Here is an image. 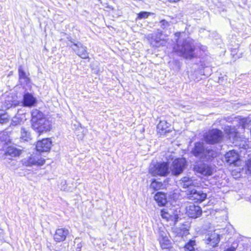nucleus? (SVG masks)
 Instances as JSON below:
<instances>
[{
	"instance_id": "19",
	"label": "nucleus",
	"mask_w": 251,
	"mask_h": 251,
	"mask_svg": "<svg viewBox=\"0 0 251 251\" xmlns=\"http://www.w3.org/2000/svg\"><path fill=\"white\" fill-rule=\"evenodd\" d=\"M179 185L183 188H189V190H191L192 186H198V184L195 180L192 179L187 176L183 177L179 180Z\"/></svg>"
},
{
	"instance_id": "17",
	"label": "nucleus",
	"mask_w": 251,
	"mask_h": 251,
	"mask_svg": "<svg viewBox=\"0 0 251 251\" xmlns=\"http://www.w3.org/2000/svg\"><path fill=\"white\" fill-rule=\"evenodd\" d=\"M226 161L229 164H235L237 165L239 160L238 153L234 150L230 151L225 154Z\"/></svg>"
},
{
	"instance_id": "12",
	"label": "nucleus",
	"mask_w": 251,
	"mask_h": 251,
	"mask_svg": "<svg viewBox=\"0 0 251 251\" xmlns=\"http://www.w3.org/2000/svg\"><path fill=\"white\" fill-rule=\"evenodd\" d=\"M52 142L49 138L43 139L37 142L36 148L40 152H48L50 150Z\"/></svg>"
},
{
	"instance_id": "15",
	"label": "nucleus",
	"mask_w": 251,
	"mask_h": 251,
	"mask_svg": "<svg viewBox=\"0 0 251 251\" xmlns=\"http://www.w3.org/2000/svg\"><path fill=\"white\" fill-rule=\"evenodd\" d=\"M229 122H232L235 124H239L243 128H246L249 125H251V116L247 118L234 117V118H229L227 120Z\"/></svg>"
},
{
	"instance_id": "2",
	"label": "nucleus",
	"mask_w": 251,
	"mask_h": 251,
	"mask_svg": "<svg viewBox=\"0 0 251 251\" xmlns=\"http://www.w3.org/2000/svg\"><path fill=\"white\" fill-rule=\"evenodd\" d=\"M175 50L179 55L187 59H191L197 56L199 54L195 52L196 49L194 45V41L189 38L183 41H178Z\"/></svg>"
},
{
	"instance_id": "36",
	"label": "nucleus",
	"mask_w": 251,
	"mask_h": 251,
	"mask_svg": "<svg viewBox=\"0 0 251 251\" xmlns=\"http://www.w3.org/2000/svg\"><path fill=\"white\" fill-rule=\"evenodd\" d=\"M82 247V244L81 243H79L77 244V247L76 248V251H80Z\"/></svg>"
},
{
	"instance_id": "26",
	"label": "nucleus",
	"mask_w": 251,
	"mask_h": 251,
	"mask_svg": "<svg viewBox=\"0 0 251 251\" xmlns=\"http://www.w3.org/2000/svg\"><path fill=\"white\" fill-rule=\"evenodd\" d=\"M173 212L171 210L169 211L167 209H164L161 211V215L164 219L167 220L171 219L173 217Z\"/></svg>"
},
{
	"instance_id": "29",
	"label": "nucleus",
	"mask_w": 251,
	"mask_h": 251,
	"mask_svg": "<svg viewBox=\"0 0 251 251\" xmlns=\"http://www.w3.org/2000/svg\"><path fill=\"white\" fill-rule=\"evenodd\" d=\"M163 184L161 182H157L156 180H153L151 183V187L154 190H157L162 188Z\"/></svg>"
},
{
	"instance_id": "39",
	"label": "nucleus",
	"mask_w": 251,
	"mask_h": 251,
	"mask_svg": "<svg viewBox=\"0 0 251 251\" xmlns=\"http://www.w3.org/2000/svg\"><path fill=\"white\" fill-rule=\"evenodd\" d=\"M109 8L111 9L112 10H113V8H111L109 7Z\"/></svg>"
},
{
	"instance_id": "8",
	"label": "nucleus",
	"mask_w": 251,
	"mask_h": 251,
	"mask_svg": "<svg viewBox=\"0 0 251 251\" xmlns=\"http://www.w3.org/2000/svg\"><path fill=\"white\" fill-rule=\"evenodd\" d=\"M73 45H71L70 47L74 50L77 55L82 58L86 59L88 58V53L87 51V48L83 46L81 44L75 43L72 40H70Z\"/></svg>"
},
{
	"instance_id": "34",
	"label": "nucleus",
	"mask_w": 251,
	"mask_h": 251,
	"mask_svg": "<svg viewBox=\"0 0 251 251\" xmlns=\"http://www.w3.org/2000/svg\"><path fill=\"white\" fill-rule=\"evenodd\" d=\"M161 27L163 29L167 28L170 25V24L165 20H162L160 21Z\"/></svg>"
},
{
	"instance_id": "4",
	"label": "nucleus",
	"mask_w": 251,
	"mask_h": 251,
	"mask_svg": "<svg viewBox=\"0 0 251 251\" xmlns=\"http://www.w3.org/2000/svg\"><path fill=\"white\" fill-rule=\"evenodd\" d=\"M169 172V165L167 163L151 165L150 168V173L153 176H165Z\"/></svg>"
},
{
	"instance_id": "13",
	"label": "nucleus",
	"mask_w": 251,
	"mask_h": 251,
	"mask_svg": "<svg viewBox=\"0 0 251 251\" xmlns=\"http://www.w3.org/2000/svg\"><path fill=\"white\" fill-rule=\"evenodd\" d=\"M159 240L161 247L162 249H169L172 248V245L170 240L167 236L168 233L163 230H161L159 233Z\"/></svg>"
},
{
	"instance_id": "11",
	"label": "nucleus",
	"mask_w": 251,
	"mask_h": 251,
	"mask_svg": "<svg viewBox=\"0 0 251 251\" xmlns=\"http://www.w3.org/2000/svg\"><path fill=\"white\" fill-rule=\"evenodd\" d=\"M187 195L189 199L195 201L197 202H202L206 198V194L201 191H197L194 189L188 190Z\"/></svg>"
},
{
	"instance_id": "18",
	"label": "nucleus",
	"mask_w": 251,
	"mask_h": 251,
	"mask_svg": "<svg viewBox=\"0 0 251 251\" xmlns=\"http://www.w3.org/2000/svg\"><path fill=\"white\" fill-rule=\"evenodd\" d=\"M69 231L68 229L61 228L57 229L54 235V239L57 242L64 241L67 236L69 234Z\"/></svg>"
},
{
	"instance_id": "37",
	"label": "nucleus",
	"mask_w": 251,
	"mask_h": 251,
	"mask_svg": "<svg viewBox=\"0 0 251 251\" xmlns=\"http://www.w3.org/2000/svg\"><path fill=\"white\" fill-rule=\"evenodd\" d=\"M16 105V104L14 102V101H12V102L11 103H10V104H7L5 107L6 108H9L10 107H12L13 105Z\"/></svg>"
},
{
	"instance_id": "3",
	"label": "nucleus",
	"mask_w": 251,
	"mask_h": 251,
	"mask_svg": "<svg viewBox=\"0 0 251 251\" xmlns=\"http://www.w3.org/2000/svg\"><path fill=\"white\" fill-rule=\"evenodd\" d=\"M192 154L196 157L209 160L211 158L215 157L216 153L211 150L205 149L203 143L198 142L195 145L194 148L192 151Z\"/></svg>"
},
{
	"instance_id": "30",
	"label": "nucleus",
	"mask_w": 251,
	"mask_h": 251,
	"mask_svg": "<svg viewBox=\"0 0 251 251\" xmlns=\"http://www.w3.org/2000/svg\"><path fill=\"white\" fill-rule=\"evenodd\" d=\"M19 78L20 79H27L25 73L24 71L23 68L20 66L19 68Z\"/></svg>"
},
{
	"instance_id": "33",
	"label": "nucleus",
	"mask_w": 251,
	"mask_h": 251,
	"mask_svg": "<svg viewBox=\"0 0 251 251\" xmlns=\"http://www.w3.org/2000/svg\"><path fill=\"white\" fill-rule=\"evenodd\" d=\"M246 173L251 174V160H248L246 163Z\"/></svg>"
},
{
	"instance_id": "6",
	"label": "nucleus",
	"mask_w": 251,
	"mask_h": 251,
	"mask_svg": "<svg viewBox=\"0 0 251 251\" xmlns=\"http://www.w3.org/2000/svg\"><path fill=\"white\" fill-rule=\"evenodd\" d=\"M223 138L222 132L218 129H214L209 131L205 136L206 142L213 144L220 142Z\"/></svg>"
},
{
	"instance_id": "32",
	"label": "nucleus",
	"mask_w": 251,
	"mask_h": 251,
	"mask_svg": "<svg viewBox=\"0 0 251 251\" xmlns=\"http://www.w3.org/2000/svg\"><path fill=\"white\" fill-rule=\"evenodd\" d=\"M150 13L147 12H142L138 14V19H146L150 15Z\"/></svg>"
},
{
	"instance_id": "22",
	"label": "nucleus",
	"mask_w": 251,
	"mask_h": 251,
	"mask_svg": "<svg viewBox=\"0 0 251 251\" xmlns=\"http://www.w3.org/2000/svg\"><path fill=\"white\" fill-rule=\"evenodd\" d=\"M170 124L166 121H161L157 125L158 131L160 134H164L170 131Z\"/></svg>"
},
{
	"instance_id": "10",
	"label": "nucleus",
	"mask_w": 251,
	"mask_h": 251,
	"mask_svg": "<svg viewBox=\"0 0 251 251\" xmlns=\"http://www.w3.org/2000/svg\"><path fill=\"white\" fill-rule=\"evenodd\" d=\"M186 214L191 218H196L201 214V210L200 206L194 203H189L186 207Z\"/></svg>"
},
{
	"instance_id": "25",
	"label": "nucleus",
	"mask_w": 251,
	"mask_h": 251,
	"mask_svg": "<svg viewBox=\"0 0 251 251\" xmlns=\"http://www.w3.org/2000/svg\"><path fill=\"white\" fill-rule=\"evenodd\" d=\"M196 246V242L194 240H191L184 246L185 251H195V247Z\"/></svg>"
},
{
	"instance_id": "35",
	"label": "nucleus",
	"mask_w": 251,
	"mask_h": 251,
	"mask_svg": "<svg viewBox=\"0 0 251 251\" xmlns=\"http://www.w3.org/2000/svg\"><path fill=\"white\" fill-rule=\"evenodd\" d=\"M198 49L201 50L202 52H205L207 50V47L205 46L199 45L198 46Z\"/></svg>"
},
{
	"instance_id": "23",
	"label": "nucleus",
	"mask_w": 251,
	"mask_h": 251,
	"mask_svg": "<svg viewBox=\"0 0 251 251\" xmlns=\"http://www.w3.org/2000/svg\"><path fill=\"white\" fill-rule=\"evenodd\" d=\"M154 200L159 205H164L167 202V198L165 194L158 192L154 196Z\"/></svg>"
},
{
	"instance_id": "16",
	"label": "nucleus",
	"mask_w": 251,
	"mask_h": 251,
	"mask_svg": "<svg viewBox=\"0 0 251 251\" xmlns=\"http://www.w3.org/2000/svg\"><path fill=\"white\" fill-rule=\"evenodd\" d=\"M23 164L25 166H31L32 165L42 166L45 163V160L43 158L36 159L33 157H28L24 158L23 161Z\"/></svg>"
},
{
	"instance_id": "28",
	"label": "nucleus",
	"mask_w": 251,
	"mask_h": 251,
	"mask_svg": "<svg viewBox=\"0 0 251 251\" xmlns=\"http://www.w3.org/2000/svg\"><path fill=\"white\" fill-rule=\"evenodd\" d=\"M9 116L6 113H2V111L0 110V123L3 124L9 122Z\"/></svg>"
},
{
	"instance_id": "24",
	"label": "nucleus",
	"mask_w": 251,
	"mask_h": 251,
	"mask_svg": "<svg viewBox=\"0 0 251 251\" xmlns=\"http://www.w3.org/2000/svg\"><path fill=\"white\" fill-rule=\"evenodd\" d=\"M7 154L12 156H16L20 154V151L13 147H9L7 149Z\"/></svg>"
},
{
	"instance_id": "7",
	"label": "nucleus",
	"mask_w": 251,
	"mask_h": 251,
	"mask_svg": "<svg viewBox=\"0 0 251 251\" xmlns=\"http://www.w3.org/2000/svg\"><path fill=\"white\" fill-rule=\"evenodd\" d=\"M162 35V32H160L148 35L149 42L152 47L159 48L165 45L167 43V40L161 38Z\"/></svg>"
},
{
	"instance_id": "1",
	"label": "nucleus",
	"mask_w": 251,
	"mask_h": 251,
	"mask_svg": "<svg viewBox=\"0 0 251 251\" xmlns=\"http://www.w3.org/2000/svg\"><path fill=\"white\" fill-rule=\"evenodd\" d=\"M31 124L33 129L40 134L50 130V124L40 110L34 109L31 111Z\"/></svg>"
},
{
	"instance_id": "38",
	"label": "nucleus",
	"mask_w": 251,
	"mask_h": 251,
	"mask_svg": "<svg viewBox=\"0 0 251 251\" xmlns=\"http://www.w3.org/2000/svg\"><path fill=\"white\" fill-rule=\"evenodd\" d=\"M171 249H165L166 251H170Z\"/></svg>"
},
{
	"instance_id": "27",
	"label": "nucleus",
	"mask_w": 251,
	"mask_h": 251,
	"mask_svg": "<svg viewBox=\"0 0 251 251\" xmlns=\"http://www.w3.org/2000/svg\"><path fill=\"white\" fill-rule=\"evenodd\" d=\"M21 138L25 141H28L30 139V133L25 128H21Z\"/></svg>"
},
{
	"instance_id": "31",
	"label": "nucleus",
	"mask_w": 251,
	"mask_h": 251,
	"mask_svg": "<svg viewBox=\"0 0 251 251\" xmlns=\"http://www.w3.org/2000/svg\"><path fill=\"white\" fill-rule=\"evenodd\" d=\"M22 122V120L21 118H19L18 116H16L13 118L12 121V124L13 126H17L19 125Z\"/></svg>"
},
{
	"instance_id": "21",
	"label": "nucleus",
	"mask_w": 251,
	"mask_h": 251,
	"mask_svg": "<svg viewBox=\"0 0 251 251\" xmlns=\"http://www.w3.org/2000/svg\"><path fill=\"white\" fill-rule=\"evenodd\" d=\"M224 130L229 139H232L234 140L238 137V133L234 126H226Z\"/></svg>"
},
{
	"instance_id": "20",
	"label": "nucleus",
	"mask_w": 251,
	"mask_h": 251,
	"mask_svg": "<svg viewBox=\"0 0 251 251\" xmlns=\"http://www.w3.org/2000/svg\"><path fill=\"white\" fill-rule=\"evenodd\" d=\"M36 101V98L30 94L26 93L24 96L23 103L25 106H33Z\"/></svg>"
},
{
	"instance_id": "5",
	"label": "nucleus",
	"mask_w": 251,
	"mask_h": 251,
	"mask_svg": "<svg viewBox=\"0 0 251 251\" xmlns=\"http://www.w3.org/2000/svg\"><path fill=\"white\" fill-rule=\"evenodd\" d=\"M194 170L197 173L205 176H209L212 175L215 171L213 166L206 163H200L195 165Z\"/></svg>"
},
{
	"instance_id": "14",
	"label": "nucleus",
	"mask_w": 251,
	"mask_h": 251,
	"mask_svg": "<svg viewBox=\"0 0 251 251\" xmlns=\"http://www.w3.org/2000/svg\"><path fill=\"white\" fill-rule=\"evenodd\" d=\"M220 240V234L214 231L206 235L205 241L207 244L213 247H216Z\"/></svg>"
},
{
	"instance_id": "9",
	"label": "nucleus",
	"mask_w": 251,
	"mask_h": 251,
	"mask_svg": "<svg viewBox=\"0 0 251 251\" xmlns=\"http://www.w3.org/2000/svg\"><path fill=\"white\" fill-rule=\"evenodd\" d=\"M186 160L184 158H178L174 161L171 167L172 173L177 175L181 173L185 167Z\"/></svg>"
}]
</instances>
